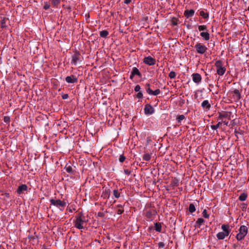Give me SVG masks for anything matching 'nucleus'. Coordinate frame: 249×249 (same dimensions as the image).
I'll list each match as a JSON object with an SVG mask.
<instances>
[{
	"mask_svg": "<svg viewBox=\"0 0 249 249\" xmlns=\"http://www.w3.org/2000/svg\"><path fill=\"white\" fill-rule=\"evenodd\" d=\"M87 220L86 219L85 216L82 213H79L75 216V219L74 220V226L77 229L82 230L87 227Z\"/></svg>",
	"mask_w": 249,
	"mask_h": 249,
	"instance_id": "1",
	"label": "nucleus"
},
{
	"mask_svg": "<svg viewBox=\"0 0 249 249\" xmlns=\"http://www.w3.org/2000/svg\"><path fill=\"white\" fill-rule=\"evenodd\" d=\"M215 66L216 68V72L219 75H223L226 71V68L221 60H217L215 62Z\"/></svg>",
	"mask_w": 249,
	"mask_h": 249,
	"instance_id": "2",
	"label": "nucleus"
},
{
	"mask_svg": "<svg viewBox=\"0 0 249 249\" xmlns=\"http://www.w3.org/2000/svg\"><path fill=\"white\" fill-rule=\"evenodd\" d=\"M248 233V228L244 225H242L240 227L239 233L236 235V238L237 240L240 241L242 240Z\"/></svg>",
	"mask_w": 249,
	"mask_h": 249,
	"instance_id": "3",
	"label": "nucleus"
},
{
	"mask_svg": "<svg viewBox=\"0 0 249 249\" xmlns=\"http://www.w3.org/2000/svg\"><path fill=\"white\" fill-rule=\"evenodd\" d=\"M51 204L55 206L59 209H61L62 208L65 207L67 202L64 200H61L60 199H51L50 200Z\"/></svg>",
	"mask_w": 249,
	"mask_h": 249,
	"instance_id": "4",
	"label": "nucleus"
},
{
	"mask_svg": "<svg viewBox=\"0 0 249 249\" xmlns=\"http://www.w3.org/2000/svg\"><path fill=\"white\" fill-rule=\"evenodd\" d=\"M196 52L198 54H203L207 50V47L203 44L197 42L194 46Z\"/></svg>",
	"mask_w": 249,
	"mask_h": 249,
	"instance_id": "5",
	"label": "nucleus"
},
{
	"mask_svg": "<svg viewBox=\"0 0 249 249\" xmlns=\"http://www.w3.org/2000/svg\"><path fill=\"white\" fill-rule=\"evenodd\" d=\"M192 77L193 81L196 84H198L201 81V76L197 73H194L192 75Z\"/></svg>",
	"mask_w": 249,
	"mask_h": 249,
	"instance_id": "6",
	"label": "nucleus"
},
{
	"mask_svg": "<svg viewBox=\"0 0 249 249\" xmlns=\"http://www.w3.org/2000/svg\"><path fill=\"white\" fill-rule=\"evenodd\" d=\"M144 111L145 114H152L154 113V109L150 105L147 104L145 106Z\"/></svg>",
	"mask_w": 249,
	"mask_h": 249,
	"instance_id": "7",
	"label": "nucleus"
},
{
	"mask_svg": "<svg viewBox=\"0 0 249 249\" xmlns=\"http://www.w3.org/2000/svg\"><path fill=\"white\" fill-rule=\"evenodd\" d=\"M143 62L146 64H147L148 65H153L155 64V60L151 56H148L146 57H145L143 59Z\"/></svg>",
	"mask_w": 249,
	"mask_h": 249,
	"instance_id": "8",
	"label": "nucleus"
},
{
	"mask_svg": "<svg viewBox=\"0 0 249 249\" xmlns=\"http://www.w3.org/2000/svg\"><path fill=\"white\" fill-rule=\"evenodd\" d=\"M27 186L25 184H22L18 186L17 189V193L18 195H21L23 193V192L27 190Z\"/></svg>",
	"mask_w": 249,
	"mask_h": 249,
	"instance_id": "9",
	"label": "nucleus"
},
{
	"mask_svg": "<svg viewBox=\"0 0 249 249\" xmlns=\"http://www.w3.org/2000/svg\"><path fill=\"white\" fill-rule=\"evenodd\" d=\"M65 79L66 81L68 83H74L77 82V79L74 75L67 76Z\"/></svg>",
	"mask_w": 249,
	"mask_h": 249,
	"instance_id": "10",
	"label": "nucleus"
},
{
	"mask_svg": "<svg viewBox=\"0 0 249 249\" xmlns=\"http://www.w3.org/2000/svg\"><path fill=\"white\" fill-rule=\"evenodd\" d=\"M147 92L150 95H157L159 94L160 92V91L159 89H157L154 91L151 90L149 88L146 89Z\"/></svg>",
	"mask_w": 249,
	"mask_h": 249,
	"instance_id": "11",
	"label": "nucleus"
},
{
	"mask_svg": "<svg viewBox=\"0 0 249 249\" xmlns=\"http://www.w3.org/2000/svg\"><path fill=\"white\" fill-rule=\"evenodd\" d=\"M200 35L205 41H208L210 39V34L208 31L201 32Z\"/></svg>",
	"mask_w": 249,
	"mask_h": 249,
	"instance_id": "12",
	"label": "nucleus"
},
{
	"mask_svg": "<svg viewBox=\"0 0 249 249\" xmlns=\"http://www.w3.org/2000/svg\"><path fill=\"white\" fill-rule=\"evenodd\" d=\"M229 234H225V232H219L216 234V237L219 240H223Z\"/></svg>",
	"mask_w": 249,
	"mask_h": 249,
	"instance_id": "13",
	"label": "nucleus"
},
{
	"mask_svg": "<svg viewBox=\"0 0 249 249\" xmlns=\"http://www.w3.org/2000/svg\"><path fill=\"white\" fill-rule=\"evenodd\" d=\"M201 106L203 108L206 109L207 110H209L211 107V105L208 100H204L202 103Z\"/></svg>",
	"mask_w": 249,
	"mask_h": 249,
	"instance_id": "14",
	"label": "nucleus"
},
{
	"mask_svg": "<svg viewBox=\"0 0 249 249\" xmlns=\"http://www.w3.org/2000/svg\"><path fill=\"white\" fill-rule=\"evenodd\" d=\"M135 75H140V73L137 68L134 67L133 68L132 71L131 73L130 78L132 79L133 77Z\"/></svg>",
	"mask_w": 249,
	"mask_h": 249,
	"instance_id": "15",
	"label": "nucleus"
},
{
	"mask_svg": "<svg viewBox=\"0 0 249 249\" xmlns=\"http://www.w3.org/2000/svg\"><path fill=\"white\" fill-rule=\"evenodd\" d=\"M221 229L223 231V232H225V234H228L229 235L231 230L228 225H222L221 226Z\"/></svg>",
	"mask_w": 249,
	"mask_h": 249,
	"instance_id": "16",
	"label": "nucleus"
},
{
	"mask_svg": "<svg viewBox=\"0 0 249 249\" xmlns=\"http://www.w3.org/2000/svg\"><path fill=\"white\" fill-rule=\"evenodd\" d=\"M195 13V11L194 10H185L184 12L185 16L187 18L191 17L193 16Z\"/></svg>",
	"mask_w": 249,
	"mask_h": 249,
	"instance_id": "17",
	"label": "nucleus"
},
{
	"mask_svg": "<svg viewBox=\"0 0 249 249\" xmlns=\"http://www.w3.org/2000/svg\"><path fill=\"white\" fill-rule=\"evenodd\" d=\"M79 60V56L76 54H74L72 56V59H71V63L74 65H76L77 63V62Z\"/></svg>",
	"mask_w": 249,
	"mask_h": 249,
	"instance_id": "18",
	"label": "nucleus"
},
{
	"mask_svg": "<svg viewBox=\"0 0 249 249\" xmlns=\"http://www.w3.org/2000/svg\"><path fill=\"white\" fill-rule=\"evenodd\" d=\"M247 196H248L246 193H242L240 195L239 199L241 201H245L247 198Z\"/></svg>",
	"mask_w": 249,
	"mask_h": 249,
	"instance_id": "19",
	"label": "nucleus"
},
{
	"mask_svg": "<svg viewBox=\"0 0 249 249\" xmlns=\"http://www.w3.org/2000/svg\"><path fill=\"white\" fill-rule=\"evenodd\" d=\"M108 35V32L107 30H103L100 32V36L104 38L106 37Z\"/></svg>",
	"mask_w": 249,
	"mask_h": 249,
	"instance_id": "20",
	"label": "nucleus"
},
{
	"mask_svg": "<svg viewBox=\"0 0 249 249\" xmlns=\"http://www.w3.org/2000/svg\"><path fill=\"white\" fill-rule=\"evenodd\" d=\"M151 159V155L149 153H145L142 157L143 160L145 161H148Z\"/></svg>",
	"mask_w": 249,
	"mask_h": 249,
	"instance_id": "21",
	"label": "nucleus"
},
{
	"mask_svg": "<svg viewBox=\"0 0 249 249\" xmlns=\"http://www.w3.org/2000/svg\"><path fill=\"white\" fill-rule=\"evenodd\" d=\"M204 222V220L203 218H198L196 221V226H198L199 228L200 226Z\"/></svg>",
	"mask_w": 249,
	"mask_h": 249,
	"instance_id": "22",
	"label": "nucleus"
},
{
	"mask_svg": "<svg viewBox=\"0 0 249 249\" xmlns=\"http://www.w3.org/2000/svg\"><path fill=\"white\" fill-rule=\"evenodd\" d=\"M233 93H234V95L236 97L237 99H240L241 95H240V93L238 90H237V89L234 90Z\"/></svg>",
	"mask_w": 249,
	"mask_h": 249,
	"instance_id": "23",
	"label": "nucleus"
},
{
	"mask_svg": "<svg viewBox=\"0 0 249 249\" xmlns=\"http://www.w3.org/2000/svg\"><path fill=\"white\" fill-rule=\"evenodd\" d=\"M199 15L200 16H201L202 17H203L204 18H208L209 17V15L207 13H205L204 11H201L200 12H199Z\"/></svg>",
	"mask_w": 249,
	"mask_h": 249,
	"instance_id": "24",
	"label": "nucleus"
},
{
	"mask_svg": "<svg viewBox=\"0 0 249 249\" xmlns=\"http://www.w3.org/2000/svg\"><path fill=\"white\" fill-rule=\"evenodd\" d=\"M198 29L199 31L205 32L206 31H208L206 26L204 25L198 26Z\"/></svg>",
	"mask_w": 249,
	"mask_h": 249,
	"instance_id": "25",
	"label": "nucleus"
},
{
	"mask_svg": "<svg viewBox=\"0 0 249 249\" xmlns=\"http://www.w3.org/2000/svg\"><path fill=\"white\" fill-rule=\"evenodd\" d=\"M221 124H222V123L221 122H219L216 125H211V127L213 130H216L220 127V126L221 125Z\"/></svg>",
	"mask_w": 249,
	"mask_h": 249,
	"instance_id": "26",
	"label": "nucleus"
},
{
	"mask_svg": "<svg viewBox=\"0 0 249 249\" xmlns=\"http://www.w3.org/2000/svg\"><path fill=\"white\" fill-rule=\"evenodd\" d=\"M113 195L115 198H119L120 196V192L118 190H113Z\"/></svg>",
	"mask_w": 249,
	"mask_h": 249,
	"instance_id": "27",
	"label": "nucleus"
},
{
	"mask_svg": "<svg viewBox=\"0 0 249 249\" xmlns=\"http://www.w3.org/2000/svg\"><path fill=\"white\" fill-rule=\"evenodd\" d=\"M189 211L190 213H192L196 211V208L193 204H190L189 207Z\"/></svg>",
	"mask_w": 249,
	"mask_h": 249,
	"instance_id": "28",
	"label": "nucleus"
},
{
	"mask_svg": "<svg viewBox=\"0 0 249 249\" xmlns=\"http://www.w3.org/2000/svg\"><path fill=\"white\" fill-rule=\"evenodd\" d=\"M155 229L156 231L160 232L161 229V226L160 224L156 223L155 224Z\"/></svg>",
	"mask_w": 249,
	"mask_h": 249,
	"instance_id": "29",
	"label": "nucleus"
},
{
	"mask_svg": "<svg viewBox=\"0 0 249 249\" xmlns=\"http://www.w3.org/2000/svg\"><path fill=\"white\" fill-rule=\"evenodd\" d=\"M176 74L175 72L172 71L169 73V77L171 79H173L176 77Z\"/></svg>",
	"mask_w": 249,
	"mask_h": 249,
	"instance_id": "30",
	"label": "nucleus"
},
{
	"mask_svg": "<svg viewBox=\"0 0 249 249\" xmlns=\"http://www.w3.org/2000/svg\"><path fill=\"white\" fill-rule=\"evenodd\" d=\"M203 216L206 218H208L209 217V214L207 213V210L204 209L202 212Z\"/></svg>",
	"mask_w": 249,
	"mask_h": 249,
	"instance_id": "31",
	"label": "nucleus"
},
{
	"mask_svg": "<svg viewBox=\"0 0 249 249\" xmlns=\"http://www.w3.org/2000/svg\"><path fill=\"white\" fill-rule=\"evenodd\" d=\"M60 0H52V3L54 6H57L60 3Z\"/></svg>",
	"mask_w": 249,
	"mask_h": 249,
	"instance_id": "32",
	"label": "nucleus"
},
{
	"mask_svg": "<svg viewBox=\"0 0 249 249\" xmlns=\"http://www.w3.org/2000/svg\"><path fill=\"white\" fill-rule=\"evenodd\" d=\"M125 159V157L123 155H121L119 157V161L121 162H123L124 161Z\"/></svg>",
	"mask_w": 249,
	"mask_h": 249,
	"instance_id": "33",
	"label": "nucleus"
},
{
	"mask_svg": "<svg viewBox=\"0 0 249 249\" xmlns=\"http://www.w3.org/2000/svg\"><path fill=\"white\" fill-rule=\"evenodd\" d=\"M66 170L68 173H71L72 172V168L70 166L66 168Z\"/></svg>",
	"mask_w": 249,
	"mask_h": 249,
	"instance_id": "34",
	"label": "nucleus"
},
{
	"mask_svg": "<svg viewBox=\"0 0 249 249\" xmlns=\"http://www.w3.org/2000/svg\"><path fill=\"white\" fill-rule=\"evenodd\" d=\"M185 118L184 116L183 115H181L178 116V122H180L183 120Z\"/></svg>",
	"mask_w": 249,
	"mask_h": 249,
	"instance_id": "35",
	"label": "nucleus"
},
{
	"mask_svg": "<svg viewBox=\"0 0 249 249\" xmlns=\"http://www.w3.org/2000/svg\"><path fill=\"white\" fill-rule=\"evenodd\" d=\"M141 89V87L139 85H136L135 87L134 90L136 92H138Z\"/></svg>",
	"mask_w": 249,
	"mask_h": 249,
	"instance_id": "36",
	"label": "nucleus"
},
{
	"mask_svg": "<svg viewBox=\"0 0 249 249\" xmlns=\"http://www.w3.org/2000/svg\"><path fill=\"white\" fill-rule=\"evenodd\" d=\"M3 120H4V122H5V123H8L10 122V118L8 116H5L4 117Z\"/></svg>",
	"mask_w": 249,
	"mask_h": 249,
	"instance_id": "37",
	"label": "nucleus"
},
{
	"mask_svg": "<svg viewBox=\"0 0 249 249\" xmlns=\"http://www.w3.org/2000/svg\"><path fill=\"white\" fill-rule=\"evenodd\" d=\"M50 8V5L47 3H45L44 6V8L45 9V10H47L49 8Z\"/></svg>",
	"mask_w": 249,
	"mask_h": 249,
	"instance_id": "38",
	"label": "nucleus"
},
{
	"mask_svg": "<svg viewBox=\"0 0 249 249\" xmlns=\"http://www.w3.org/2000/svg\"><path fill=\"white\" fill-rule=\"evenodd\" d=\"M142 92H138L137 94V97L139 98H142Z\"/></svg>",
	"mask_w": 249,
	"mask_h": 249,
	"instance_id": "39",
	"label": "nucleus"
},
{
	"mask_svg": "<svg viewBox=\"0 0 249 249\" xmlns=\"http://www.w3.org/2000/svg\"><path fill=\"white\" fill-rule=\"evenodd\" d=\"M158 245L160 248H163L164 246V244L163 242H159Z\"/></svg>",
	"mask_w": 249,
	"mask_h": 249,
	"instance_id": "40",
	"label": "nucleus"
},
{
	"mask_svg": "<svg viewBox=\"0 0 249 249\" xmlns=\"http://www.w3.org/2000/svg\"><path fill=\"white\" fill-rule=\"evenodd\" d=\"M124 172L126 175H130L131 174L130 171L127 169L124 170Z\"/></svg>",
	"mask_w": 249,
	"mask_h": 249,
	"instance_id": "41",
	"label": "nucleus"
},
{
	"mask_svg": "<svg viewBox=\"0 0 249 249\" xmlns=\"http://www.w3.org/2000/svg\"><path fill=\"white\" fill-rule=\"evenodd\" d=\"M247 208V205L245 203L242 204V209L243 210H245Z\"/></svg>",
	"mask_w": 249,
	"mask_h": 249,
	"instance_id": "42",
	"label": "nucleus"
},
{
	"mask_svg": "<svg viewBox=\"0 0 249 249\" xmlns=\"http://www.w3.org/2000/svg\"><path fill=\"white\" fill-rule=\"evenodd\" d=\"M226 117V115L225 114H223L222 113L219 114V119H222L223 117Z\"/></svg>",
	"mask_w": 249,
	"mask_h": 249,
	"instance_id": "43",
	"label": "nucleus"
},
{
	"mask_svg": "<svg viewBox=\"0 0 249 249\" xmlns=\"http://www.w3.org/2000/svg\"><path fill=\"white\" fill-rule=\"evenodd\" d=\"M68 97V94H64L62 96V98L63 99H67Z\"/></svg>",
	"mask_w": 249,
	"mask_h": 249,
	"instance_id": "44",
	"label": "nucleus"
},
{
	"mask_svg": "<svg viewBox=\"0 0 249 249\" xmlns=\"http://www.w3.org/2000/svg\"><path fill=\"white\" fill-rule=\"evenodd\" d=\"M32 239L33 240V241H34L36 243H37L38 242V240H37V239L36 238H32Z\"/></svg>",
	"mask_w": 249,
	"mask_h": 249,
	"instance_id": "45",
	"label": "nucleus"
},
{
	"mask_svg": "<svg viewBox=\"0 0 249 249\" xmlns=\"http://www.w3.org/2000/svg\"><path fill=\"white\" fill-rule=\"evenodd\" d=\"M130 1H131V0H125V3H127V4L130 3Z\"/></svg>",
	"mask_w": 249,
	"mask_h": 249,
	"instance_id": "46",
	"label": "nucleus"
},
{
	"mask_svg": "<svg viewBox=\"0 0 249 249\" xmlns=\"http://www.w3.org/2000/svg\"><path fill=\"white\" fill-rule=\"evenodd\" d=\"M4 27V22L2 21L1 22V27Z\"/></svg>",
	"mask_w": 249,
	"mask_h": 249,
	"instance_id": "47",
	"label": "nucleus"
},
{
	"mask_svg": "<svg viewBox=\"0 0 249 249\" xmlns=\"http://www.w3.org/2000/svg\"><path fill=\"white\" fill-rule=\"evenodd\" d=\"M224 123L225 124V125H227L228 122H224Z\"/></svg>",
	"mask_w": 249,
	"mask_h": 249,
	"instance_id": "48",
	"label": "nucleus"
},
{
	"mask_svg": "<svg viewBox=\"0 0 249 249\" xmlns=\"http://www.w3.org/2000/svg\"><path fill=\"white\" fill-rule=\"evenodd\" d=\"M248 11H249V7L248 8Z\"/></svg>",
	"mask_w": 249,
	"mask_h": 249,
	"instance_id": "49",
	"label": "nucleus"
}]
</instances>
